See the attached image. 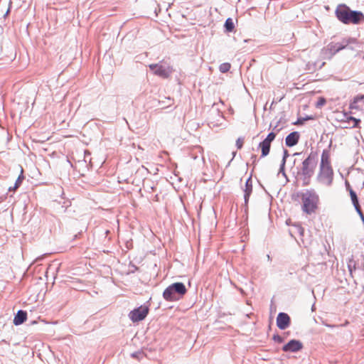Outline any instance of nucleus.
Instances as JSON below:
<instances>
[{
  "instance_id": "nucleus-1",
  "label": "nucleus",
  "mask_w": 364,
  "mask_h": 364,
  "mask_svg": "<svg viewBox=\"0 0 364 364\" xmlns=\"http://www.w3.org/2000/svg\"><path fill=\"white\" fill-rule=\"evenodd\" d=\"M316 179L321 184L329 187L333 180V170L331 164L330 152L324 149L321 154L319 171Z\"/></svg>"
},
{
  "instance_id": "nucleus-2",
  "label": "nucleus",
  "mask_w": 364,
  "mask_h": 364,
  "mask_svg": "<svg viewBox=\"0 0 364 364\" xmlns=\"http://www.w3.org/2000/svg\"><path fill=\"white\" fill-rule=\"evenodd\" d=\"M336 16L340 21L345 24H358L360 21H364V15L362 12L351 11L345 4H340L337 6Z\"/></svg>"
},
{
  "instance_id": "nucleus-3",
  "label": "nucleus",
  "mask_w": 364,
  "mask_h": 364,
  "mask_svg": "<svg viewBox=\"0 0 364 364\" xmlns=\"http://www.w3.org/2000/svg\"><path fill=\"white\" fill-rule=\"evenodd\" d=\"M357 39L354 38H343L338 43H330L321 50V54L326 59H331L336 53L345 48L353 50L352 44H358Z\"/></svg>"
},
{
  "instance_id": "nucleus-4",
  "label": "nucleus",
  "mask_w": 364,
  "mask_h": 364,
  "mask_svg": "<svg viewBox=\"0 0 364 364\" xmlns=\"http://www.w3.org/2000/svg\"><path fill=\"white\" fill-rule=\"evenodd\" d=\"M302 210L308 215L315 213L319 203V197L313 189L306 190L301 196Z\"/></svg>"
},
{
  "instance_id": "nucleus-5",
  "label": "nucleus",
  "mask_w": 364,
  "mask_h": 364,
  "mask_svg": "<svg viewBox=\"0 0 364 364\" xmlns=\"http://www.w3.org/2000/svg\"><path fill=\"white\" fill-rule=\"evenodd\" d=\"M186 288L181 282H176L168 286L164 291L163 296L166 301H176L178 299L177 295H184L186 293Z\"/></svg>"
},
{
  "instance_id": "nucleus-6",
  "label": "nucleus",
  "mask_w": 364,
  "mask_h": 364,
  "mask_svg": "<svg viewBox=\"0 0 364 364\" xmlns=\"http://www.w3.org/2000/svg\"><path fill=\"white\" fill-rule=\"evenodd\" d=\"M149 67L154 75L163 78L168 77L173 72L172 68L165 63L150 64Z\"/></svg>"
},
{
  "instance_id": "nucleus-7",
  "label": "nucleus",
  "mask_w": 364,
  "mask_h": 364,
  "mask_svg": "<svg viewBox=\"0 0 364 364\" xmlns=\"http://www.w3.org/2000/svg\"><path fill=\"white\" fill-rule=\"evenodd\" d=\"M316 165V155L311 154L302 163V173L309 178L314 173Z\"/></svg>"
},
{
  "instance_id": "nucleus-8",
  "label": "nucleus",
  "mask_w": 364,
  "mask_h": 364,
  "mask_svg": "<svg viewBox=\"0 0 364 364\" xmlns=\"http://www.w3.org/2000/svg\"><path fill=\"white\" fill-rule=\"evenodd\" d=\"M149 309L146 306H141L140 307L132 311L129 316L133 322L142 321L147 316Z\"/></svg>"
},
{
  "instance_id": "nucleus-9",
  "label": "nucleus",
  "mask_w": 364,
  "mask_h": 364,
  "mask_svg": "<svg viewBox=\"0 0 364 364\" xmlns=\"http://www.w3.org/2000/svg\"><path fill=\"white\" fill-rule=\"evenodd\" d=\"M276 134L274 132H270L267 136L259 144V147L262 150V156H267L270 151L271 143L274 140Z\"/></svg>"
},
{
  "instance_id": "nucleus-10",
  "label": "nucleus",
  "mask_w": 364,
  "mask_h": 364,
  "mask_svg": "<svg viewBox=\"0 0 364 364\" xmlns=\"http://www.w3.org/2000/svg\"><path fill=\"white\" fill-rule=\"evenodd\" d=\"M290 324V318L286 313H279L277 318V325L281 330H284Z\"/></svg>"
},
{
  "instance_id": "nucleus-11",
  "label": "nucleus",
  "mask_w": 364,
  "mask_h": 364,
  "mask_svg": "<svg viewBox=\"0 0 364 364\" xmlns=\"http://www.w3.org/2000/svg\"><path fill=\"white\" fill-rule=\"evenodd\" d=\"M302 343L297 340H291L284 345L282 350L284 352H297L302 348Z\"/></svg>"
},
{
  "instance_id": "nucleus-12",
  "label": "nucleus",
  "mask_w": 364,
  "mask_h": 364,
  "mask_svg": "<svg viewBox=\"0 0 364 364\" xmlns=\"http://www.w3.org/2000/svg\"><path fill=\"white\" fill-rule=\"evenodd\" d=\"M299 139V134L297 132L290 133L285 139L286 145L289 147L295 146Z\"/></svg>"
},
{
  "instance_id": "nucleus-13",
  "label": "nucleus",
  "mask_w": 364,
  "mask_h": 364,
  "mask_svg": "<svg viewBox=\"0 0 364 364\" xmlns=\"http://www.w3.org/2000/svg\"><path fill=\"white\" fill-rule=\"evenodd\" d=\"M252 192V181L251 178L247 179L245 186L244 188V198L245 203L247 205L249 200V198Z\"/></svg>"
},
{
  "instance_id": "nucleus-14",
  "label": "nucleus",
  "mask_w": 364,
  "mask_h": 364,
  "mask_svg": "<svg viewBox=\"0 0 364 364\" xmlns=\"http://www.w3.org/2000/svg\"><path fill=\"white\" fill-rule=\"evenodd\" d=\"M27 318V314L26 311L19 310L14 318V323L16 326L21 325Z\"/></svg>"
},
{
  "instance_id": "nucleus-15",
  "label": "nucleus",
  "mask_w": 364,
  "mask_h": 364,
  "mask_svg": "<svg viewBox=\"0 0 364 364\" xmlns=\"http://www.w3.org/2000/svg\"><path fill=\"white\" fill-rule=\"evenodd\" d=\"M350 196L352 200V203L355 207V209L357 210L358 208H360L358 199L357 197V195L354 191H353L351 188H349Z\"/></svg>"
},
{
  "instance_id": "nucleus-16",
  "label": "nucleus",
  "mask_w": 364,
  "mask_h": 364,
  "mask_svg": "<svg viewBox=\"0 0 364 364\" xmlns=\"http://www.w3.org/2000/svg\"><path fill=\"white\" fill-rule=\"evenodd\" d=\"M225 27L227 31L230 32L234 28V23L231 18H228L225 23Z\"/></svg>"
},
{
  "instance_id": "nucleus-17",
  "label": "nucleus",
  "mask_w": 364,
  "mask_h": 364,
  "mask_svg": "<svg viewBox=\"0 0 364 364\" xmlns=\"http://www.w3.org/2000/svg\"><path fill=\"white\" fill-rule=\"evenodd\" d=\"M288 156H289L288 151L287 150H284V156H283V159H282V164H281V166H280V170H279V172H282L284 174V166H285L287 158Z\"/></svg>"
},
{
  "instance_id": "nucleus-18",
  "label": "nucleus",
  "mask_w": 364,
  "mask_h": 364,
  "mask_svg": "<svg viewBox=\"0 0 364 364\" xmlns=\"http://www.w3.org/2000/svg\"><path fill=\"white\" fill-rule=\"evenodd\" d=\"M230 67H231V65L230 63H224L220 65L219 70L221 73H225L230 69Z\"/></svg>"
},
{
  "instance_id": "nucleus-19",
  "label": "nucleus",
  "mask_w": 364,
  "mask_h": 364,
  "mask_svg": "<svg viewBox=\"0 0 364 364\" xmlns=\"http://www.w3.org/2000/svg\"><path fill=\"white\" fill-rule=\"evenodd\" d=\"M326 100L323 97H319L316 104V107L318 108H320L322 106H323L326 104Z\"/></svg>"
},
{
  "instance_id": "nucleus-20",
  "label": "nucleus",
  "mask_w": 364,
  "mask_h": 364,
  "mask_svg": "<svg viewBox=\"0 0 364 364\" xmlns=\"http://www.w3.org/2000/svg\"><path fill=\"white\" fill-rule=\"evenodd\" d=\"M349 122H352V127H355L358 126V123L360 122L359 119H357L353 117H349Z\"/></svg>"
},
{
  "instance_id": "nucleus-21",
  "label": "nucleus",
  "mask_w": 364,
  "mask_h": 364,
  "mask_svg": "<svg viewBox=\"0 0 364 364\" xmlns=\"http://www.w3.org/2000/svg\"><path fill=\"white\" fill-rule=\"evenodd\" d=\"M243 146V139L242 138H238L236 141V146L238 149H240Z\"/></svg>"
},
{
  "instance_id": "nucleus-22",
  "label": "nucleus",
  "mask_w": 364,
  "mask_h": 364,
  "mask_svg": "<svg viewBox=\"0 0 364 364\" xmlns=\"http://www.w3.org/2000/svg\"><path fill=\"white\" fill-rule=\"evenodd\" d=\"M357 211V213H358L359 216L360 217V219L361 220L363 221V224H364V215L363 214L362 211H361V209L360 208H358L357 210H355Z\"/></svg>"
},
{
  "instance_id": "nucleus-23",
  "label": "nucleus",
  "mask_w": 364,
  "mask_h": 364,
  "mask_svg": "<svg viewBox=\"0 0 364 364\" xmlns=\"http://www.w3.org/2000/svg\"><path fill=\"white\" fill-rule=\"evenodd\" d=\"M23 178V176H19L18 178H17V180L16 181L15 184L19 186L22 182Z\"/></svg>"
},
{
  "instance_id": "nucleus-24",
  "label": "nucleus",
  "mask_w": 364,
  "mask_h": 364,
  "mask_svg": "<svg viewBox=\"0 0 364 364\" xmlns=\"http://www.w3.org/2000/svg\"><path fill=\"white\" fill-rule=\"evenodd\" d=\"M18 187H19L18 186H17V185H16V184H15L14 187H10V188H9V191H15V190H16V188H18Z\"/></svg>"
},
{
  "instance_id": "nucleus-25",
  "label": "nucleus",
  "mask_w": 364,
  "mask_h": 364,
  "mask_svg": "<svg viewBox=\"0 0 364 364\" xmlns=\"http://www.w3.org/2000/svg\"><path fill=\"white\" fill-rule=\"evenodd\" d=\"M18 187H19L18 186H17V185H16V184H15L14 187H10V188H9V191H15V190H16V188H18Z\"/></svg>"
},
{
  "instance_id": "nucleus-26",
  "label": "nucleus",
  "mask_w": 364,
  "mask_h": 364,
  "mask_svg": "<svg viewBox=\"0 0 364 364\" xmlns=\"http://www.w3.org/2000/svg\"><path fill=\"white\" fill-rule=\"evenodd\" d=\"M274 339L275 341L277 340V341H279V342H281V341H282V338H281V337H280V336H274Z\"/></svg>"
},
{
  "instance_id": "nucleus-27",
  "label": "nucleus",
  "mask_w": 364,
  "mask_h": 364,
  "mask_svg": "<svg viewBox=\"0 0 364 364\" xmlns=\"http://www.w3.org/2000/svg\"><path fill=\"white\" fill-rule=\"evenodd\" d=\"M139 355H141V353H134L132 354V356L133 358H138Z\"/></svg>"
},
{
  "instance_id": "nucleus-28",
  "label": "nucleus",
  "mask_w": 364,
  "mask_h": 364,
  "mask_svg": "<svg viewBox=\"0 0 364 364\" xmlns=\"http://www.w3.org/2000/svg\"><path fill=\"white\" fill-rule=\"evenodd\" d=\"M9 12V9H8V10L6 11V15H7Z\"/></svg>"
},
{
  "instance_id": "nucleus-29",
  "label": "nucleus",
  "mask_w": 364,
  "mask_h": 364,
  "mask_svg": "<svg viewBox=\"0 0 364 364\" xmlns=\"http://www.w3.org/2000/svg\"><path fill=\"white\" fill-rule=\"evenodd\" d=\"M363 97H364V96H363Z\"/></svg>"
}]
</instances>
